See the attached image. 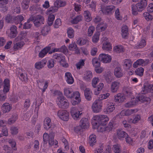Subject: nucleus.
Masks as SVG:
<instances>
[{
  "mask_svg": "<svg viewBox=\"0 0 153 153\" xmlns=\"http://www.w3.org/2000/svg\"><path fill=\"white\" fill-rule=\"evenodd\" d=\"M146 0H141L136 5L132 4L131 5L132 13L134 15H136L138 13V11L141 12L146 7L147 5Z\"/></svg>",
  "mask_w": 153,
  "mask_h": 153,
  "instance_id": "f257e3e1",
  "label": "nucleus"
},
{
  "mask_svg": "<svg viewBox=\"0 0 153 153\" xmlns=\"http://www.w3.org/2000/svg\"><path fill=\"white\" fill-rule=\"evenodd\" d=\"M57 103L59 107L62 108H67L69 105L68 100L63 96L57 98Z\"/></svg>",
  "mask_w": 153,
  "mask_h": 153,
  "instance_id": "f03ea898",
  "label": "nucleus"
},
{
  "mask_svg": "<svg viewBox=\"0 0 153 153\" xmlns=\"http://www.w3.org/2000/svg\"><path fill=\"white\" fill-rule=\"evenodd\" d=\"M102 107V102L100 100H96L93 103L92 107L93 112L97 113L101 111Z\"/></svg>",
  "mask_w": 153,
  "mask_h": 153,
  "instance_id": "7ed1b4c3",
  "label": "nucleus"
},
{
  "mask_svg": "<svg viewBox=\"0 0 153 153\" xmlns=\"http://www.w3.org/2000/svg\"><path fill=\"white\" fill-rule=\"evenodd\" d=\"M58 116L64 121H67L69 118V112L66 110H60L57 113Z\"/></svg>",
  "mask_w": 153,
  "mask_h": 153,
  "instance_id": "20e7f679",
  "label": "nucleus"
},
{
  "mask_svg": "<svg viewBox=\"0 0 153 153\" xmlns=\"http://www.w3.org/2000/svg\"><path fill=\"white\" fill-rule=\"evenodd\" d=\"M71 113L72 117L75 120H78L80 119V116L82 113L78 111L75 107H73L71 109Z\"/></svg>",
  "mask_w": 153,
  "mask_h": 153,
  "instance_id": "39448f33",
  "label": "nucleus"
},
{
  "mask_svg": "<svg viewBox=\"0 0 153 153\" xmlns=\"http://www.w3.org/2000/svg\"><path fill=\"white\" fill-rule=\"evenodd\" d=\"M44 21V17L40 15H38L35 17L33 23L34 25L36 27H38L43 24Z\"/></svg>",
  "mask_w": 153,
  "mask_h": 153,
  "instance_id": "423d86ee",
  "label": "nucleus"
},
{
  "mask_svg": "<svg viewBox=\"0 0 153 153\" xmlns=\"http://www.w3.org/2000/svg\"><path fill=\"white\" fill-rule=\"evenodd\" d=\"M55 45L54 43H52L49 44L47 47H46L42 49L39 53V56L41 58L44 57L53 47Z\"/></svg>",
  "mask_w": 153,
  "mask_h": 153,
  "instance_id": "0eeeda50",
  "label": "nucleus"
},
{
  "mask_svg": "<svg viewBox=\"0 0 153 153\" xmlns=\"http://www.w3.org/2000/svg\"><path fill=\"white\" fill-rule=\"evenodd\" d=\"M98 59L100 61L104 63H109L111 61V59L110 56L104 53L100 54Z\"/></svg>",
  "mask_w": 153,
  "mask_h": 153,
  "instance_id": "6e6552de",
  "label": "nucleus"
},
{
  "mask_svg": "<svg viewBox=\"0 0 153 153\" xmlns=\"http://www.w3.org/2000/svg\"><path fill=\"white\" fill-rule=\"evenodd\" d=\"M76 92V91L73 92L72 89L69 88H65L64 90V94L68 98H74Z\"/></svg>",
  "mask_w": 153,
  "mask_h": 153,
  "instance_id": "1a4fd4ad",
  "label": "nucleus"
},
{
  "mask_svg": "<svg viewBox=\"0 0 153 153\" xmlns=\"http://www.w3.org/2000/svg\"><path fill=\"white\" fill-rule=\"evenodd\" d=\"M97 127L98 129L100 132H103L105 131H109L111 130L113 127L112 123L110 121L109 122L108 126L106 127H105L104 125H99L98 126H96L95 127Z\"/></svg>",
  "mask_w": 153,
  "mask_h": 153,
  "instance_id": "9d476101",
  "label": "nucleus"
},
{
  "mask_svg": "<svg viewBox=\"0 0 153 153\" xmlns=\"http://www.w3.org/2000/svg\"><path fill=\"white\" fill-rule=\"evenodd\" d=\"M123 94L126 97H131L132 95V89L129 87H125L123 89Z\"/></svg>",
  "mask_w": 153,
  "mask_h": 153,
  "instance_id": "9b49d317",
  "label": "nucleus"
},
{
  "mask_svg": "<svg viewBox=\"0 0 153 153\" xmlns=\"http://www.w3.org/2000/svg\"><path fill=\"white\" fill-rule=\"evenodd\" d=\"M108 39L107 38L105 37L104 38L102 48L104 50L109 51L111 50L112 47L111 44L108 41Z\"/></svg>",
  "mask_w": 153,
  "mask_h": 153,
  "instance_id": "f8f14e48",
  "label": "nucleus"
},
{
  "mask_svg": "<svg viewBox=\"0 0 153 153\" xmlns=\"http://www.w3.org/2000/svg\"><path fill=\"white\" fill-rule=\"evenodd\" d=\"M115 107L113 104L111 102L107 103L106 106L104 110V112L106 113L111 112L114 109Z\"/></svg>",
  "mask_w": 153,
  "mask_h": 153,
  "instance_id": "ddd939ff",
  "label": "nucleus"
},
{
  "mask_svg": "<svg viewBox=\"0 0 153 153\" xmlns=\"http://www.w3.org/2000/svg\"><path fill=\"white\" fill-rule=\"evenodd\" d=\"M120 85V82L119 81H115L112 82L111 87V91L112 93H115L117 92L119 89Z\"/></svg>",
  "mask_w": 153,
  "mask_h": 153,
  "instance_id": "4468645a",
  "label": "nucleus"
},
{
  "mask_svg": "<svg viewBox=\"0 0 153 153\" xmlns=\"http://www.w3.org/2000/svg\"><path fill=\"white\" fill-rule=\"evenodd\" d=\"M138 100L137 102H141L145 103L146 104H149L151 101L149 97H146L143 95H141L138 97H136Z\"/></svg>",
  "mask_w": 153,
  "mask_h": 153,
  "instance_id": "2eb2a0df",
  "label": "nucleus"
},
{
  "mask_svg": "<svg viewBox=\"0 0 153 153\" xmlns=\"http://www.w3.org/2000/svg\"><path fill=\"white\" fill-rule=\"evenodd\" d=\"M138 100L136 98L131 99V100L126 103L124 105V106L126 108H131L133 107L137 103V101Z\"/></svg>",
  "mask_w": 153,
  "mask_h": 153,
  "instance_id": "dca6fc26",
  "label": "nucleus"
},
{
  "mask_svg": "<svg viewBox=\"0 0 153 153\" xmlns=\"http://www.w3.org/2000/svg\"><path fill=\"white\" fill-rule=\"evenodd\" d=\"M89 125V121L87 118H82L80 121L79 126L82 128H88Z\"/></svg>",
  "mask_w": 153,
  "mask_h": 153,
  "instance_id": "f3484780",
  "label": "nucleus"
},
{
  "mask_svg": "<svg viewBox=\"0 0 153 153\" xmlns=\"http://www.w3.org/2000/svg\"><path fill=\"white\" fill-rule=\"evenodd\" d=\"M52 126V123L51 119L49 117L45 118L44 121L43 127L44 128L48 130L50 129Z\"/></svg>",
  "mask_w": 153,
  "mask_h": 153,
  "instance_id": "a211bd4d",
  "label": "nucleus"
},
{
  "mask_svg": "<svg viewBox=\"0 0 153 153\" xmlns=\"http://www.w3.org/2000/svg\"><path fill=\"white\" fill-rule=\"evenodd\" d=\"M126 99L124 95L120 93H118L114 96V100L115 102H122Z\"/></svg>",
  "mask_w": 153,
  "mask_h": 153,
  "instance_id": "6ab92c4d",
  "label": "nucleus"
},
{
  "mask_svg": "<svg viewBox=\"0 0 153 153\" xmlns=\"http://www.w3.org/2000/svg\"><path fill=\"white\" fill-rule=\"evenodd\" d=\"M17 27L13 25L10 28V32L9 34V36L11 38H15L17 35Z\"/></svg>",
  "mask_w": 153,
  "mask_h": 153,
  "instance_id": "aec40b11",
  "label": "nucleus"
},
{
  "mask_svg": "<svg viewBox=\"0 0 153 153\" xmlns=\"http://www.w3.org/2000/svg\"><path fill=\"white\" fill-rule=\"evenodd\" d=\"M100 115H96L94 116L93 118V120L92 122L93 125L96 127L100 125L101 123L100 119Z\"/></svg>",
  "mask_w": 153,
  "mask_h": 153,
  "instance_id": "412c9836",
  "label": "nucleus"
},
{
  "mask_svg": "<svg viewBox=\"0 0 153 153\" xmlns=\"http://www.w3.org/2000/svg\"><path fill=\"white\" fill-rule=\"evenodd\" d=\"M117 136L118 138L122 140L128 136V134L126 132L121 130H118L117 132Z\"/></svg>",
  "mask_w": 153,
  "mask_h": 153,
  "instance_id": "4be33fe9",
  "label": "nucleus"
},
{
  "mask_svg": "<svg viewBox=\"0 0 153 153\" xmlns=\"http://www.w3.org/2000/svg\"><path fill=\"white\" fill-rule=\"evenodd\" d=\"M65 78L66 81L69 84H71L74 82V78L71 73L69 72L65 73Z\"/></svg>",
  "mask_w": 153,
  "mask_h": 153,
  "instance_id": "5701e85b",
  "label": "nucleus"
},
{
  "mask_svg": "<svg viewBox=\"0 0 153 153\" xmlns=\"http://www.w3.org/2000/svg\"><path fill=\"white\" fill-rule=\"evenodd\" d=\"M93 76L92 73L90 71H86L83 76L84 79L86 81H90Z\"/></svg>",
  "mask_w": 153,
  "mask_h": 153,
  "instance_id": "b1692460",
  "label": "nucleus"
},
{
  "mask_svg": "<svg viewBox=\"0 0 153 153\" xmlns=\"http://www.w3.org/2000/svg\"><path fill=\"white\" fill-rule=\"evenodd\" d=\"M75 96L74 98L75 100H73L71 101V103L74 105L78 104L81 101L80 94L78 91H76V93Z\"/></svg>",
  "mask_w": 153,
  "mask_h": 153,
  "instance_id": "393cba45",
  "label": "nucleus"
},
{
  "mask_svg": "<svg viewBox=\"0 0 153 153\" xmlns=\"http://www.w3.org/2000/svg\"><path fill=\"white\" fill-rule=\"evenodd\" d=\"M114 73L117 77L120 78L123 76L122 71L120 67H116L114 69Z\"/></svg>",
  "mask_w": 153,
  "mask_h": 153,
  "instance_id": "a878e982",
  "label": "nucleus"
},
{
  "mask_svg": "<svg viewBox=\"0 0 153 153\" xmlns=\"http://www.w3.org/2000/svg\"><path fill=\"white\" fill-rule=\"evenodd\" d=\"M47 62V60L45 59H44L39 62H37L35 64V67L38 69H42L44 67Z\"/></svg>",
  "mask_w": 153,
  "mask_h": 153,
  "instance_id": "bb28decb",
  "label": "nucleus"
},
{
  "mask_svg": "<svg viewBox=\"0 0 153 153\" xmlns=\"http://www.w3.org/2000/svg\"><path fill=\"white\" fill-rule=\"evenodd\" d=\"M24 45V42L22 41L14 44L13 47V50L14 51H16L21 49Z\"/></svg>",
  "mask_w": 153,
  "mask_h": 153,
  "instance_id": "cd10ccee",
  "label": "nucleus"
},
{
  "mask_svg": "<svg viewBox=\"0 0 153 153\" xmlns=\"http://www.w3.org/2000/svg\"><path fill=\"white\" fill-rule=\"evenodd\" d=\"M92 92L89 88H86L84 91V95L85 98L88 100L91 99Z\"/></svg>",
  "mask_w": 153,
  "mask_h": 153,
  "instance_id": "c85d7f7f",
  "label": "nucleus"
},
{
  "mask_svg": "<svg viewBox=\"0 0 153 153\" xmlns=\"http://www.w3.org/2000/svg\"><path fill=\"white\" fill-rule=\"evenodd\" d=\"M2 109L3 113H6L8 112L10 110L11 107L8 103H5L2 105Z\"/></svg>",
  "mask_w": 153,
  "mask_h": 153,
  "instance_id": "c756f323",
  "label": "nucleus"
},
{
  "mask_svg": "<svg viewBox=\"0 0 153 153\" xmlns=\"http://www.w3.org/2000/svg\"><path fill=\"white\" fill-rule=\"evenodd\" d=\"M66 4L65 1L62 0H56L54 3V5L57 7L58 8L64 7Z\"/></svg>",
  "mask_w": 153,
  "mask_h": 153,
  "instance_id": "7c9ffc66",
  "label": "nucleus"
},
{
  "mask_svg": "<svg viewBox=\"0 0 153 153\" xmlns=\"http://www.w3.org/2000/svg\"><path fill=\"white\" fill-rule=\"evenodd\" d=\"M8 0H0V8H2V10L6 11L7 10V7L6 5L7 3Z\"/></svg>",
  "mask_w": 153,
  "mask_h": 153,
  "instance_id": "2f4dec72",
  "label": "nucleus"
},
{
  "mask_svg": "<svg viewBox=\"0 0 153 153\" xmlns=\"http://www.w3.org/2000/svg\"><path fill=\"white\" fill-rule=\"evenodd\" d=\"M122 35L123 38L126 37L128 34V30L127 26L125 25L122 27Z\"/></svg>",
  "mask_w": 153,
  "mask_h": 153,
  "instance_id": "473e14b6",
  "label": "nucleus"
},
{
  "mask_svg": "<svg viewBox=\"0 0 153 153\" xmlns=\"http://www.w3.org/2000/svg\"><path fill=\"white\" fill-rule=\"evenodd\" d=\"M83 15L85 18V20L87 22L90 21L92 19L91 15L89 11L88 10L84 12Z\"/></svg>",
  "mask_w": 153,
  "mask_h": 153,
  "instance_id": "72a5a7b5",
  "label": "nucleus"
},
{
  "mask_svg": "<svg viewBox=\"0 0 153 153\" xmlns=\"http://www.w3.org/2000/svg\"><path fill=\"white\" fill-rule=\"evenodd\" d=\"M112 149L114 153H121V146L119 144H116L113 146Z\"/></svg>",
  "mask_w": 153,
  "mask_h": 153,
  "instance_id": "f704fd0d",
  "label": "nucleus"
},
{
  "mask_svg": "<svg viewBox=\"0 0 153 153\" xmlns=\"http://www.w3.org/2000/svg\"><path fill=\"white\" fill-rule=\"evenodd\" d=\"M107 27V25L106 23L102 22L98 24L97 27V30H100L102 31L105 30Z\"/></svg>",
  "mask_w": 153,
  "mask_h": 153,
  "instance_id": "c9c22d12",
  "label": "nucleus"
},
{
  "mask_svg": "<svg viewBox=\"0 0 153 153\" xmlns=\"http://www.w3.org/2000/svg\"><path fill=\"white\" fill-rule=\"evenodd\" d=\"M18 118V116L16 114L13 115L7 121V123L11 125L14 123Z\"/></svg>",
  "mask_w": 153,
  "mask_h": 153,
  "instance_id": "e433bc0d",
  "label": "nucleus"
},
{
  "mask_svg": "<svg viewBox=\"0 0 153 153\" xmlns=\"http://www.w3.org/2000/svg\"><path fill=\"white\" fill-rule=\"evenodd\" d=\"M124 66L125 68L128 69L131 66L132 62L129 59H126L124 60Z\"/></svg>",
  "mask_w": 153,
  "mask_h": 153,
  "instance_id": "4c0bfd02",
  "label": "nucleus"
},
{
  "mask_svg": "<svg viewBox=\"0 0 153 153\" xmlns=\"http://www.w3.org/2000/svg\"><path fill=\"white\" fill-rule=\"evenodd\" d=\"M50 30V27L48 26H44L42 29L41 33L43 36L47 35Z\"/></svg>",
  "mask_w": 153,
  "mask_h": 153,
  "instance_id": "58836bf2",
  "label": "nucleus"
},
{
  "mask_svg": "<svg viewBox=\"0 0 153 153\" xmlns=\"http://www.w3.org/2000/svg\"><path fill=\"white\" fill-rule=\"evenodd\" d=\"M104 78L107 83L110 82L112 80V77L110 72H108L105 73L104 75Z\"/></svg>",
  "mask_w": 153,
  "mask_h": 153,
  "instance_id": "ea45409f",
  "label": "nucleus"
},
{
  "mask_svg": "<svg viewBox=\"0 0 153 153\" xmlns=\"http://www.w3.org/2000/svg\"><path fill=\"white\" fill-rule=\"evenodd\" d=\"M96 136L94 134H91L89 137V143H90V145L93 146L94 144L96 142Z\"/></svg>",
  "mask_w": 153,
  "mask_h": 153,
  "instance_id": "a19ab883",
  "label": "nucleus"
},
{
  "mask_svg": "<svg viewBox=\"0 0 153 153\" xmlns=\"http://www.w3.org/2000/svg\"><path fill=\"white\" fill-rule=\"evenodd\" d=\"M58 144V142L56 141H54L53 140V136L51 134H50L49 139V144L51 146H52L55 144L56 145Z\"/></svg>",
  "mask_w": 153,
  "mask_h": 153,
  "instance_id": "79ce46f5",
  "label": "nucleus"
},
{
  "mask_svg": "<svg viewBox=\"0 0 153 153\" xmlns=\"http://www.w3.org/2000/svg\"><path fill=\"white\" fill-rule=\"evenodd\" d=\"M67 33L68 36L70 38H73L74 36V31L73 29L69 27L68 29Z\"/></svg>",
  "mask_w": 153,
  "mask_h": 153,
  "instance_id": "37998d69",
  "label": "nucleus"
},
{
  "mask_svg": "<svg viewBox=\"0 0 153 153\" xmlns=\"http://www.w3.org/2000/svg\"><path fill=\"white\" fill-rule=\"evenodd\" d=\"M92 64L95 68H98L100 66V64L98 59L96 58H94L92 61Z\"/></svg>",
  "mask_w": 153,
  "mask_h": 153,
  "instance_id": "c03bdc74",
  "label": "nucleus"
},
{
  "mask_svg": "<svg viewBox=\"0 0 153 153\" xmlns=\"http://www.w3.org/2000/svg\"><path fill=\"white\" fill-rule=\"evenodd\" d=\"M145 62L144 60L142 59H139L137 60L133 64V67L134 68H136L138 66L140 65L143 64Z\"/></svg>",
  "mask_w": 153,
  "mask_h": 153,
  "instance_id": "a18cd8bd",
  "label": "nucleus"
},
{
  "mask_svg": "<svg viewBox=\"0 0 153 153\" xmlns=\"http://www.w3.org/2000/svg\"><path fill=\"white\" fill-rule=\"evenodd\" d=\"M113 49L114 51L117 53H120L123 51V47L121 45H118L114 46Z\"/></svg>",
  "mask_w": 153,
  "mask_h": 153,
  "instance_id": "49530a36",
  "label": "nucleus"
},
{
  "mask_svg": "<svg viewBox=\"0 0 153 153\" xmlns=\"http://www.w3.org/2000/svg\"><path fill=\"white\" fill-rule=\"evenodd\" d=\"M55 19V16L53 14L49 15L48 19V24L49 26H51L53 23V21Z\"/></svg>",
  "mask_w": 153,
  "mask_h": 153,
  "instance_id": "de8ad7c7",
  "label": "nucleus"
},
{
  "mask_svg": "<svg viewBox=\"0 0 153 153\" xmlns=\"http://www.w3.org/2000/svg\"><path fill=\"white\" fill-rule=\"evenodd\" d=\"M8 142L13 150H16L17 148L16 146V143L15 141L13 139H9L8 140Z\"/></svg>",
  "mask_w": 153,
  "mask_h": 153,
  "instance_id": "09e8293b",
  "label": "nucleus"
},
{
  "mask_svg": "<svg viewBox=\"0 0 153 153\" xmlns=\"http://www.w3.org/2000/svg\"><path fill=\"white\" fill-rule=\"evenodd\" d=\"M143 16L147 21L151 20L153 19L152 16L148 12H145L143 14Z\"/></svg>",
  "mask_w": 153,
  "mask_h": 153,
  "instance_id": "8fccbe9b",
  "label": "nucleus"
},
{
  "mask_svg": "<svg viewBox=\"0 0 153 153\" xmlns=\"http://www.w3.org/2000/svg\"><path fill=\"white\" fill-rule=\"evenodd\" d=\"M29 0H23L22 3V8L24 9H27L29 7Z\"/></svg>",
  "mask_w": 153,
  "mask_h": 153,
  "instance_id": "3c124183",
  "label": "nucleus"
},
{
  "mask_svg": "<svg viewBox=\"0 0 153 153\" xmlns=\"http://www.w3.org/2000/svg\"><path fill=\"white\" fill-rule=\"evenodd\" d=\"M143 72L144 69L141 67L138 68L135 71L136 74L140 76H142L143 75Z\"/></svg>",
  "mask_w": 153,
  "mask_h": 153,
  "instance_id": "603ef678",
  "label": "nucleus"
},
{
  "mask_svg": "<svg viewBox=\"0 0 153 153\" xmlns=\"http://www.w3.org/2000/svg\"><path fill=\"white\" fill-rule=\"evenodd\" d=\"M82 19V17L81 16H77L76 18H74L72 21L71 23L74 24H76L78 23L79 22L81 21Z\"/></svg>",
  "mask_w": 153,
  "mask_h": 153,
  "instance_id": "864d4df0",
  "label": "nucleus"
},
{
  "mask_svg": "<svg viewBox=\"0 0 153 153\" xmlns=\"http://www.w3.org/2000/svg\"><path fill=\"white\" fill-rule=\"evenodd\" d=\"M19 77L22 81H26L27 80V77L26 74L21 73L19 74Z\"/></svg>",
  "mask_w": 153,
  "mask_h": 153,
  "instance_id": "5fc2aeb1",
  "label": "nucleus"
},
{
  "mask_svg": "<svg viewBox=\"0 0 153 153\" xmlns=\"http://www.w3.org/2000/svg\"><path fill=\"white\" fill-rule=\"evenodd\" d=\"M142 91L143 94H146L149 92H150V90L149 88V85H144L142 88Z\"/></svg>",
  "mask_w": 153,
  "mask_h": 153,
  "instance_id": "6e6d98bb",
  "label": "nucleus"
},
{
  "mask_svg": "<svg viewBox=\"0 0 153 153\" xmlns=\"http://www.w3.org/2000/svg\"><path fill=\"white\" fill-rule=\"evenodd\" d=\"M84 62L85 60L84 59L80 60L76 65L77 69H79L82 68L85 64Z\"/></svg>",
  "mask_w": 153,
  "mask_h": 153,
  "instance_id": "4d7b16f0",
  "label": "nucleus"
},
{
  "mask_svg": "<svg viewBox=\"0 0 153 153\" xmlns=\"http://www.w3.org/2000/svg\"><path fill=\"white\" fill-rule=\"evenodd\" d=\"M87 42L85 39L79 38L76 42V43L80 45H82L85 44Z\"/></svg>",
  "mask_w": 153,
  "mask_h": 153,
  "instance_id": "13d9d810",
  "label": "nucleus"
},
{
  "mask_svg": "<svg viewBox=\"0 0 153 153\" xmlns=\"http://www.w3.org/2000/svg\"><path fill=\"white\" fill-rule=\"evenodd\" d=\"M100 33L96 32L93 37L92 41L94 42H97L98 41L99 39Z\"/></svg>",
  "mask_w": 153,
  "mask_h": 153,
  "instance_id": "bf43d9fd",
  "label": "nucleus"
},
{
  "mask_svg": "<svg viewBox=\"0 0 153 153\" xmlns=\"http://www.w3.org/2000/svg\"><path fill=\"white\" fill-rule=\"evenodd\" d=\"M30 105V100L29 99H26L25 100L24 103V107L27 109L28 108Z\"/></svg>",
  "mask_w": 153,
  "mask_h": 153,
  "instance_id": "052dcab7",
  "label": "nucleus"
},
{
  "mask_svg": "<svg viewBox=\"0 0 153 153\" xmlns=\"http://www.w3.org/2000/svg\"><path fill=\"white\" fill-rule=\"evenodd\" d=\"M126 112V116H129L131 114L136 112L137 110L135 109H128L125 110Z\"/></svg>",
  "mask_w": 153,
  "mask_h": 153,
  "instance_id": "680f3d73",
  "label": "nucleus"
},
{
  "mask_svg": "<svg viewBox=\"0 0 153 153\" xmlns=\"http://www.w3.org/2000/svg\"><path fill=\"white\" fill-rule=\"evenodd\" d=\"M54 60L51 59L49 60L47 62V66L49 68H51L54 66Z\"/></svg>",
  "mask_w": 153,
  "mask_h": 153,
  "instance_id": "e2e57ef3",
  "label": "nucleus"
},
{
  "mask_svg": "<svg viewBox=\"0 0 153 153\" xmlns=\"http://www.w3.org/2000/svg\"><path fill=\"white\" fill-rule=\"evenodd\" d=\"M62 25L61 20L60 19H57L55 21L54 25L55 28H57Z\"/></svg>",
  "mask_w": 153,
  "mask_h": 153,
  "instance_id": "0e129e2a",
  "label": "nucleus"
},
{
  "mask_svg": "<svg viewBox=\"0 0 153 153\" xmlns=\"http://www.w3.org/2000/svg\"><path fill=\"white\" fill-rule=\"evenodd\" d=\"M99 82V79L98 78L94 77L93 79L92 82V86L95 88L96 87V85Z\"/></svg>",
  "mask_w": 153,
  "mask_h": 153,
  "instance_id": "69168bd1",
  "label": "nucleus"
},
{
  "mask_svg": "<svg viewBox=\"0 0 153 153\" xmlns=\"http://www.w3.org/2000/svg\"><path fill=\"white\" fill-rule=\"evenodd\" d=\"M32 24L28 21L25 23L23 25V29H30L32 26Z\"/></svg>",
  "mask_w": 153,
  "mask_h": 153,
  "instance_id": "338daca9",
  "label": "nucleus"
},
{
  "mask_svg": "<svg viewBox=\"0 0 153 153\" xmlns=\"http://www.w3.org/2000/svg\"><path fill=\"white\" fill-rule=\"evenodd\" d=\"M94 30V27L93 26H90L89 27L88 32V34L89 36H91L92 35Z\"/></svg>",
  "mask_w": 153,
  "mask_h": 153,
  "instance_id": "774afa93",
  "label": "nucleus"
}]
</instances>
